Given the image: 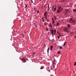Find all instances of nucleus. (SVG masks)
I'll return each mask as SVG.
<instances>
[{
  "instance_id": "1",
  "label": "nucleus",
  "mask_w": 76,
  "mask_h": 76,
  "mask_svg": "<svg viewBox=\"0 0 76 76\" xmlns=\"http://www.w3.org/2000/svg\"><path fill=\"white\" fill-rule=\"evenodd\" d=\"M62 10L63 8L61 7H59L57 10V12L58 13H60Z\"/></svg>"
},
{
  "instance_id": "2",
  "label": "nucleus",
  "mask_w": 76,
  "mask_h": 76,
  "mask_svg": "<svg viewBox=\"0 0 76 76\" xmlns=\"http://www.w3.org/2000/svg\"><path fill=\"white\" fill-rule=\"evenodd\" d=\"M75 22H76L75 20L73 19H72V18H71L70 19L69 22H71V23H75Z\"/></svg>"
},
{
  "instance_id": "3",
  "label": "nucleus",
  "mask_w": 76,
  "mask_h": 76,
  "mask_svg": "<svg viewBox=\"0 0 76 76\" xmlns=\"http://www.w3.org/2000/svg\"><path fill=\"white\" fill-rule=\"evenodd\" d=\"M64 30L65 31V32H67V31H69V30L67 28H64Z\"/></svg>"
},
{
  "instance_id": "4",
  "label": "nucleus",
  "mask_w": 76,
  "mask_h": 76,
  "mask_svg": "<svg viewBox=\"0 0 76 76\" xmlns=\"http://www.w3.org/2000/svg\"><path fill=\"white\" fill-rule=\"evenodd\" d=\"M51 31L52 33V35H53V36H54V34H53L54 32V30H53V29L51 30Z\"/></svg>"
},
{
  "instance_id": "5",
  "label": "nucleus",
  "mask_w": 76,
  "mask_h": 76,
  "mask_svg": "<svg viewBox=\"0 0 76 76\" xmlns=\"http://www.w3.org/2000/svg\"><path fill=\"white\" fill-rule=\"evenodd\" d=\"M47 11H46L44 13V16H46V15H47Z\"/></svg>"
},
{
  "instance_id": "6",
  "label": "nucleus",
  "mask_w": 76,
  "mask_h": 76,
  "mask_svg": "<svg viewBox=\"0 0 76 76\" xmlns=\"http://www.w3.org/2000/svg\"><path fill=\"white\" fill-rule=\"evenodd\" d=\"M67 27L68 28H70V25L69 24H68Z\"/></svg>"
},
{
  "instance_id": "7",
  "label": "nucleus",
  "mask_w": 76,
  "mask_h": 76,
  "mask_svg": "<svg viewBox=\"0 0 76 76\" xmlns=\"http://www.w3.org/2000/svg\"><path fill=\"white\" fill-rule=\"evenodd\" d=\"M21 61H25V62H26V60H25V58H23L22 59H21Z\"/></svg>"
},
{
  "instance_id": "8",
  "label": "nucleus",
  "mask_w": 76,
  "mask_h": 76,
  "mask_svg": "<svg viewBox=\"0 0 76 76\" xmlns=\"http://www.w3.org/2000/svg\"><path fill=\"white\" fill-rule=\"evenodd\" d=\"M60 25V24L59 23H58L56 24V26H58Z\"/></svg>"
},
{
  "instance_id": "9",
  "label": "nucleus",
  "mask_w": 76,
  "mask_h": 76,
  "mask_svg": "<svg viewBox=\"0 0 76 76\" xmlns=\"http://www.w3.org/2000/svg\"><path fill=\"white\" fill-rule=\"evenodd\" d=\"M53 48V46H50V51H52V48Z\"/></svg>"
},
{
  "instance_id": "10",
  "label": "nucleus",
  "mask_w": 76,
  "mask_h": 76,
  "mask_svg": "<svg viewBox=\"0 0 76 76\" xmlns=\"http://www.w3.org/2000/svg\"><path fill=\"white\" fill-rule=\"evenodd\" d=\"M54 35H55V34H56V30H54Z\"/></svg>"
},
{
  "instance_id": "11",
  "label": "nucleus",
  "mask_w": 76,
  "mask_h": 76,
  "mask_svg": "<svg viewBox=\"0 0 76 76\" xmlns=\"http://www.w3.org/2000/svg\"><path fill=\"white\" fill-rule=\"evenodd\" d=\"M44 66H42L40 68V69H44Z\"/></svg>"
},
{
  "instance_id": "12",
  "label": "nucleus",
  "mask_w": 76,
  "mask_h": 76,
  "mask_svg": "<svg viewBox=\"0 0 76 76\" xmlns=\"http://www.w3.org/2000/svg\"><path fill=\"white\" fill-rule=\"evenodd\" d=\"M74 12H75L76 11V9H74L73 10Z\"/></svg>"
},
{
  "instance_id": "13",
  "label": "nucleus",
  "mask_w": 76,
  "mask_h": 76,
  "mask_svg": "<svg viewBox=\"0 0 76 76\" xmlns=\"http://www.w3.org/2000/svg\"><path fill=\"white\" fill-rule=\"evenodd\" d=\"M66 42H64V46L65 45H66Z\"/></svg>"
},
{
  "instance_id": "14",
  "label": "nucleus",
  "mask_w": 76,
  "mask_h": 76,
  "mask_svg": "<svg viewBox=\"0 0 76 76\" xmlns=\"http://www.w3.org/2000/svg\"><path fill=\"white\" fill-rule=\"evenodd\" d=\"M55 10H56V7L55 8H54V12H55Z\"/></svg>"
},
{
  "instance_id": "15",
  "label": "nucleus",
  "mask_w": 76,
  "mask_h": 76,
  "mask_svg": "<svg viewBox=\"0 0 76 76\" xmlns=\"http://www.w3.org/2000/svg\"><path fill=\"white\" fill-rule=\"evenodd\" d=\"M25 5L26 6V7H25V8H26V7H27L28 6H27V5L26 4H25Z\"/></svg>"
},
{
  "instance_id": "16",
  "label": "nucleus",
  "mask_w": 76,
  "mask_h": 76,
  "mask_svg": "<svg viewBox=\"0 0 76 76\" xmlns=\"http://www.w3.org/2000/svg\"><path fill=\"white\" fill-rule=\"evenodd\" d=\"M34 11H35V12H36L37 11V10H36L35 9V8H34Z\"/></svg>"
},
{
  "instance_id": "17",
  "label": "nucleus",
  "mask_w": 76,
  "mask_h": 76,
  "mask_svg": "<svg viewBox=\"0 0 76 76\" xmlns=\"http://www.w3.org/2000/svg\"><path fill=\"white\" fill-rule=\"evenodd\" d=\"M66 12H69V10H66Z\"/></svg>"
},
{
  "instance_id": "18",
  "label": "nucleus",
  "mask_w": 76,
  "mask_h": 76,
  "mask_svg": "<svg viewBox=\"0 0 76 76\" xmlns=\"http://www.w3.org/2000/svg\"><path fill=\"white\" fill-rule=\"evenodd\" d=\"M76 62H75L74 63V66H76Z\"/></svg>"
},
{
  "instance_id": "19",
  "label": "nucleus",
  "mask_w": 76,
  "mask_h": 76,
  "mask_svg": "<svg viewBox=\"0 0 76 76\" xmlns=\"http://www.w3.org/2000/svg\"><path fill=\"white\" fill-rule=\"evenodd\" d=\"M59 53H60V51H59L58 52V54H59Z\"/></svg>"
},
{
  "instance_id": "20",
  "label": "nucleus",
  "mask_w": 76,
  "mask_h": 76,
  "mask_svg": "<svg viewBox=\"0 0 76 76\" xmlns=\"http://www.w3.org/2000/svg\"><path fill=\"white\" fill-rule=\"evenodd\" d=\"M51 28H52V25H51V24L50 23V26Z\"/></svg>"
},
{
  "instance_id": "21",
  "label": "nucleus",
  "mask_w": 76,
  "mask_h": 76,
  "mask_svg": "<svg viewBox=\"0 0 76 76\" xmlns=\"http://www.w3.org/2000/svg\"><path fill=\"white\" fill-rule=\"evenodd\" d=\"M26 62L25 61H24V62H23V63H26Z\"/></svg>"
},
{
  "instance_id": "22",
  "label": "nucleus",
  "mask_w": 76,
  "mask_h": 76,
  "mask_svg": "<svg viewBox=\"0 0 76 76\" xmlns=\"http://www.w3.org/2000/svg\"><path fill=\"white\" fill-rule=\"evenodd\" d=\"M54 18H55V20H56V17L54 16Z\"/></svg>"
},
{
  "instance_id": "23",
  "label": "nucleus",
  "mask_w": 76,
  "mask_h": 76,
  "mask_svg": "<svg viewBox=\"0 0 76 76\" xmlns=\"http://www.w3.org/2000/svg\"><path fill=\"white\" fill-rule=\"evenodd\" d=\"M53 23H54V20H53Z\"/></svg>"
},
{
  "instance_id": "24",
  "label": "nucleus",
  "mask_w": 76,
  "mask_h": 76,
  "mask_svg": "<svg viewBox=\"0 0 76 76\" xmlns=\"http://www.w3.org/2000/svg\"><path fill=\"white\" fill-rule=\"evenodd\" d=\"M50 50V48H48L47 50Z\"/></svg>"
},
{
  "instance_id": "25",
  "label": "nucleus",
  "mask_w": 76,
  "mask_h": 76,
  "mask_svg": "<svg viewBox=\"0 0 76 76\" xmlns=\"http://www.w3.org/2000/svg\"><path fill=\"white\" fill-rule=\"evenodd\" d=\"M60 49H62V47H60Z\"/></svg>"
},
{
  "instance_id": "26",
  "label": "nucleus",
  "mask_w": 76,
  "mask_h": 76,
  "mask_svg": "<svg viewBox=\"0 0 76 76\" xmlns=\"http://www.w3.org/2000/svg\"><path fill=\"white\" fill-rule=\"evenodd\" d=\"M58 39H60V37L59 36H58Z\"/></svg>"
},
{
  "instance_id": "27",
  "label": "nucleus",
  "mask_w": 76,
  "mask_h": 76,
  "mask_svg": "<svg viewBox=\"0 0 76 76\" xmlns=\"http://www.w3.org/2000/svg\"><path fill=\"white\" fill-rule=\"evenodd\" d=\"M42 21L43 22H45L44 20V19L42 20Z\"/></svg>"
},
{
  "instance_id": "28",
  "label": "nucleus",
  "mask_w": 76,
  "mask_h": 76,
  "mask_svg": "<svg viewBox=\"0 0 76 76\" xmlns=\"http://www.w3.org/2000/svg\"><path fill=\"white\" fill-rule=\"evenodd\" d=\"M47 22H48V21H49V19H47Z\"/></svg>"
},
{
  "instance_id": "29",
  "label": "nucleus",
  "mask_w": 76,
  "mask_h": 76,
  "mask_svg": "<svg viewBox=\"0 0 76 76\" xmlns=\"http://www.w3.org/2000/svg\"><path fill=\"white\" fill-rule=\"evenodd\" d=\"M49 26H51V23H50V24H49Z\"/></svg>"
},
{
  "instance_id": "30",
  "label": "nucleus",
  "mask_w": 76,
  "mask_h": 76,
  "mask_svg": "<svg viewBox=\"0 0 76 76\" xmlns=\"http://www.w3.org/2000/svg\"><path fill=\"white\" fill-rule=\"evenodd\" d=\"M66 32L67 33H69V31H66Z\"/></svg>"
},
{
  "instance_id": "31",
  "label": "nucleus",
  "mask_w": 76,
  "mask_h": 76,
  "mask_svg": "<svg viewBox=\"0 0 76 76\" xmlns=\"http://www.w3.org/2000/svg\"><path fill=\"white\" fill-rule=\"evenodd\" d=\"M52 20H54V18H52Z\"/></svg>"
},
{
  "instance_id": "32",
  "label": "nucleus",
  "mask_w": 76,
  "mask_h": 76,
  "mask_svg": "<svg viewBox=\"0 0 76 76\" xmlns=\"http://www.w3.org/2000/svg\"><path fill=\"white\" fill-rule=\"evenodd\" d=\"M44 25H46V24H45V23H44Z\"/></svg>"
},
{
  "instance_id": "33",
  "label": "nucleus",
  "mask_w": 76,
  "mask_h": 76,
  "mask_svg": "<svg viewBox=\"0 0 76 76\" xmlns=\"http://www.w3.org/2000/svg\"><path fill=\"white\" fill-rule=\"evenodd\" d=\"M47 52H48H48H49V50H47Z\"/></svg>"
},
{
  "instance_id": "34",
  "label": "nucleus",
  "mask_w": 76,
  "mask_h": 76,
  "mask_svg": "<svg viewBox=\"0 0 76 76\" xmlns=\"http://www.w3.org/2000/svg\"><path fill=\"white\" fill-rule=\"evenodd\" d=\"M46 30H47V31H48V28H47V29H46Z\"/></svg>"
},
{
  "instance_id": "35",
  "label": "nucleus",
  "mask_w": 76,
  "mask_h": 76,
  "mask_svg": "<svg viewBox=\"0 0 76 76\" xmlns=\"http://www.w3.org/2000/svg\"><path fill=\"white\" fill-rule=\"evenodd\" d=\"M45 18L46 19H47V18L46 16H45Z\"/></svg>"
},
{
  "instance_id": "36",
  "label": "nucleus",
  "mask_w": 76,
  "mask_h": 76,
  "mask_svg": "<svg viewBox=\"0 0 76 76\" xmlns=\"http://www.w3.org/2000/svg\"><path fill=\"white\" fill-rule=\"evenodd\" d=\"M31 2L32 3H33V1H32V0H31Z\"/></svg>"
},
{
  "instance_id": "37",
  "label": "nucleus",
  "mask_w": 76,
  "mask_h": 76,
  "mask_svg": "<svg viewBox=\"0 0 76 76\" xmlns=\"http://www.w3.org/2000/svg\"><path fill=\"white\" fill-rule=\"evenodd\" d=\"M39 13V11H38L37 12V13Z\"/></svg>"
},
{
  "instance_id": "38",
  "label": "nucleus",
  "mask_w": 76,
  "mask_h": 76,
  "mask_svg": "<svg viewBox=\"0 0 76 76\" xmlns=\"http://www.w3.org/2000/svg\"><path fill=\"white\" fill-rule=\"evenodd\" d=\"M35 27H36L37 28V25H35Z\"/></svg>"
},
{
  "instance_id": "39",
  "label": "nucleus",
  "mask_w": 76,
  "mask_h": 76,
  "mask_svg": "<svg viewBox=\"0 0 76 76\" xmlns=\"http://www.w3.org/2000/svg\"><path fill=\"white\" fill-rule=\"evenodd\" d=\"M42 20H43V19H44V17H43L42 18Z\"/></svg>"
},
{
  "instance_id": "40",
  "label": "nucleus",
  "mask_w": 76,
  "mask_h": 76,
  "mask_svg": "<svg viewBox=\"0 0 76 76\" xmlns=\"http://www.w3.org/2000/svg\"><path fill=\"white\" fill-rule=\"evenodd\" d=\"M34 54H35V53H33V55H34Z\"/></svg>"
},
{
  "instance_id": "41",
  "label": "nucleus",
  "mask_w": 76,
  "mask_h": 76,
  "mask_svg": "<svg viewBox=\"0 0 76 76\" xmlns=\"http://www.w3.org/2000/svg\"><path fill=\"white\" fill-rule=\"evenodd\" d=\"M45 6H46V5H45Z\"/></svg>"
},
{
  "instance_id": "42",
  "label": "nucleus",
  "mask_w": 76,
  "mask_h": 76,
  "mask_svg": "<svg viewBox=\"0 0 76 76\" xmlns=\"http://www.w3.org/2000/svg\"><path fill=\"white\" fill-rule=\"evenodd\" d=\"M49 10H50V9H48V11H49Z\"/></svg>"
},
{
  "instance_id": "43",
  "label": "nucleus",
  "mask_w": 76,
  "mask_h": 76,
  "mask_svg": "<svg viewBox=\"0 0 76 76\" xmlns=\"http://www.w3.org/2000/svg\"><path fill=\"white\" fill-rule=\"evenodd\" d=\"M48 8H49V5H48Z\"/></svg>"
},
{
  "instance_id": "44",
  "label": "nucleus",
  "mask_w": 76,
  "mask_h": 76,
  "mask_svg": "<svg viewBox=\"0 0 76 76\" xmlns=\"http://www.w3.org/2000/svg\"><path fill=\"white\" fill-rule=\"evenodd\" d=\"M48 9H50V7H49V8H48Z\"/></svg>"
},
{
  "instance_id": "45",
  "label": "nucleus",
  "mask_w": 76,
  "mask_h": 76,
  "mask_svg": "<svg viewBox=\"0 0 76 76\" xmlns=\"http://www.w3.org/2000/svg\"><path fill=\"white\" fill-rule=\"evenodd\" d=\"M53 67L54 68V67H55V66H53Z\"/></svg>"
},
{
  "instance_id": "46",
  "label": "nucleus",
  "mask_w": 76,
  "mask_h": 76,
  "mask_svg": "<svg viewBox=\"0 0 76 76\" xmlns=\"http://www.w3.org/2000/svg\"><path fill=\"white\" fill-rule=\"evenodd\" d=\"M75 38H76V36L75 37Z\"/></svg>"
},
{
  "instance_id": "47",
  "label": "nucleus",
  "mask_w": 76,
  "mask_h": 76,
  "mask_svg": "<svg viewBox=\"0 0 76 76\" xmlns=\"http://www.w3.org/2000/svg\"><path fill=\"white\" fill-rule=\"evenodd\" d=\"M66 14L67 13V12H66Z\"/></svg>"
},
{
  "instance_id": "48",
  "label": "nucleus",
  "mask_w": 76,
  "mask_h": 76,
  "mask_svg": "<svg viewBox=\"0 0 76 76\" xmlns=\"http://www.w3.org/2000/svg\"><path fill=\"white\" fill-rule=\"evenodd\" d=\"M54 26H56V25H54Z\"/></svg>"
},
{
  "instance_id": "49",
  "label": "nucleus",
  "mask_w": 76,
  "mask_h": 76,
  "mask_svg": "<svg viewBox=\"0 0 76 76\" xmlns=\"http://www.w3.org/2000/svg\"><path fill=\"white\" fill-rule=\"evenodd\" d=\"M41 0H39L40 1H41Z\"/></svg>"
},
{
  "instance_id": "50",
  "label": "nucleus",
  "mask_w": 76,
  "mask_h": 76,
  "mask_svg": "<svg viewBox=\"0 0 76 76\" xmlns=\"http://www.w3.org/2000/svg\"><path fill=\"white\" fill-rule=\"evenodd\" d=\"M54 62H55V61H54Z\"/></svg>"
}]
</instances>
